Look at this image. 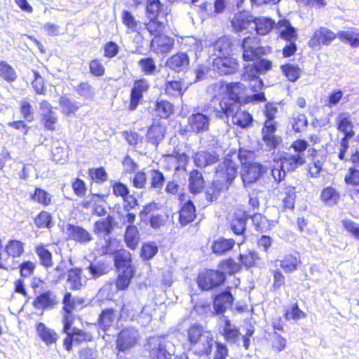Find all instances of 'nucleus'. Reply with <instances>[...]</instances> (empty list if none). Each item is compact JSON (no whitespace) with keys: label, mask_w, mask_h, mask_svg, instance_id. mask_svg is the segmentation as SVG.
Returning a JSON list of instances; mask_svg holds the SVG:
<instances>
[{"label":"nucleus","mask_w":359,"mask_h":359,"mask_svg":"<svg viewBox=\"0 0 359 359\" xmlns=\"http://www.w3.org/2000/svg\"><path fill=\"white\" fill-rule=\"evenodd\" d=\"M212 65L213 70L219 76L233 75L240 69V62L232 54L217 55Z\"/></svg>","instance_id":"obj_15"},{"label":"nucleus","mask_w":359,"mask_h":359,"mask_svg":"<svg viewBox=\"0 0 359 359\" xmlns=\"http://www.w3.org/2000/svg\"><path fill=\"white\" fill-rule=\"evenodd\" d=\"M186 339L189 347L199 356H210L212 351L214 339L210 331L195 323L190 325L186 330Z\"/></svg>","instance_id":"obj_4"},{"label":"nucleus","mask_w":359,"mask_h":359,"mask_svg":"<svg viewBox=\"0 0 359 359\" xmlns=\"http://www.w3.org/2000/svg\"><path fill=\"white\" fill-rule=\"evenodd\" d=\"M211 88L214 91L224 89L226 97L214 95L208 103L203 107V111L209 115L214 114L216 118L222 119L229 118L233 113V106L236 104L243 105L249 103L252 100L264 102L266 100L263 92H252L250 96L248 93V86L241 81L227 82L220 80L219 82L212 84Z\"/></svg>","instance_id":"obj_1"},{"label":"nucleus","mask_w":359,"mask_h":359,"mask_svg":"<svg viewBox=\"0 0 359 359\" xmlns=\"http://www.w3.org/2000/svg\"><path fill=\"white\" fill-rule=\"evenodd\" d=\"M164 158L168 164H172L174 161L178 163V165L175 166V170H179L180 166L185 167L189 161V157L185 152L177 150H174L172 154L165 155Z\"/></svg>","instance_id":"obj_61"},{"label":"nucleus","mask_w":359,"mask_h":359,"mask_svg":"<svg viewBox=\"0 0 359 359\" xmlns=\"http://www.w3.org/2000/svg\"><path fill=\"white\" fill-rule=\"evenodd\" d=\"M53 195L44 189L35 187L29 195V200L42 206L48 207L53 204Z\"/></svg>","instance_id":"obj_39"},{"label":"nucleus","mask_w":359,"mask_h":359,"mask_svg":"<svg viewBox=\"0 0 359 359\" xmlns=\"http://www.w3.org/2000/svg\"><path fill=\"white\" fill-rule=\"evenodd\" d=\"M147 345L151 359H170V354L166 350L165 341L162 336L150 337Z\"/></svg>","instance_id":"obj_21"},{"label":"nucleus","mask_w":359,"mask_h":359,"mask_svg":"<svg viewBox=\"0 0 359 359\" xmlns=\"http://www.w3.org/2000/svg\"><path fill=\"white\" fill-rule=\"evenodd\" d=\"M115 279V287L117 291H123L128 288L135 271H121Z\"/></svg>","instance_id":"obj_55"},{"label":"nucleus","mask_w":359,"mask_h":359,"mask_svg":"<svg viewBox=\"0 0 359 359\" xmlns=\"http://www.w3.org/2000/svg\"><path fill=\"white\" fill-rule=\"evenodd\" d=\"M114 230V217L109 215L105 218L98 219L93 224V232L97 236H107Z\"/></svg>","instance_id":"obj_37"},{"label":"nucleus","mask_w":359,"mask_h":359,"mask_svg":"<svg viewBox=\"0 0 359 359\" xmlns=\"http://www.w3.org/2000/svg\"><path fill=\"white\" fill-rule=\"evenodd\" d=\"M39 109L40 121L43 130L52 133L57 131L60 128L59 119L51 103L47 100H42L39 102Z\"/></svg>","instance_id":"obj_16"},{"label":"nucleus","mask_w":359,"mask_h":359,"mask_svg":"<svg viewBox=\"0 0 359 359\" xmlns=\"http://www.w3.org/2000/svg\"><path fill=\"white\" fill-rule=\"evenodd\" d=\"M248 217L234 215L229 222L230 229L235 235H243L246 231Z\"/></svg>","instance_id":"obj_64"},{"label":"nucleus","mask_w":359,"mask_h":359,"mask_svg":"<svg viewBox=\"0 0 359 359\" xmlns=\"http://www.w3.org/2000/svg\"><path fill=\"white\" fill-rule=\"evenodd\" d=\"M283 316L287 321H298L306 318V313L302 311L297 302L290 304V306L284 311Z\"/></svg>","instance_id":"obj_60"},{"label":"nucleus","mask_w":359,"mask_h":359,"mask_svg":"<svg viewBox=\"0 0 359 359\" xmlns=\"http://www.w3.org/2000/svg\"><path fill=\"white\" fill-rule=\"evenodd\" d=\"M121 21L125 27L131 32L140 34L144 29H145L144 27L142 26V22L137 20L133 13L128 10L122 11Z\"/></svg>","instance_id":"obj_45"},{"label":"nucleus","mask_w":359,"mask_h":359,"mask_svg":"<svg viewBox=\"0 0 359 359\" xmlns=\"http://www.w3.org/2000/svg\"><path fill=\"white\" fill-rule=\"evenodd\" d=\"M308 146V142L304 139H297L292 142L291 148L296 154L286 156L283 159V163L287 165L288 170H294L306 163L304 152L306 150Z\"/></svg>","instance_id":"obj_18"},{"label":"nucleus","mask_w":359,"mask_h":359,"mask_svg":"<svg viewBox=\"0 0 359 359\" xmlns=\"http://www.w3.org/2000/svg\"><path fill=\"white\" fill-rule=\"evenodd\" d=\"M344 181L351 199H359V169L349 167L344 175Z\"/></svg>","instance_id":"obj_23"},{"label":"nucleus","mask_w":359,"mask_h":359,"mask_svg":"<svg viewBox=\"0 0 359 359\" xmlns=\"http://www.w3.org/2000/svg\"><path fill=\"white\" fill-rule=\"evenodd\" d=\"M302 262L299 252L290 253L280 260V266L285 273H291L302 266Z\"/></svg>","instance_id":"obj_31"},{"label":"nucleus","mask_w":359,"mask_h":359,"mask_svg":"<svg viewBox=\"0 0 359 359\" xmlns=\"http://www.w3.org/2000/svg\"><path fill=\"white\" fill-rule=\"evenodd\" d=\"M252 22L255 25L256 32L262 36L269 34L275 25V22L267 18H253Z\"/></svg>","instance_id":"obj_57"},{"label":"nucleus","mask_w":359,"mask_h":359,"mask_svg":"<svg viewBox=\"0 0 359 359\" xmlns=\"http://www.w3.org/2000/svg\"><path fill=\"white\" fill-rule=\"evenodd\" d=\"M116 311L113 308H106L101 311L97 319V325L103 332H107L116 319Z\"/></svg>","instance_id":"obj_29"},{"label":"nucleus","mask_w":359,"mask_h":359,"mask_svg":"<svg viewBox=\"0 0 359 359\" xmlns=\"http://www.w3.org/2000/svg\"><path fill=\"white\" fill-rule=\"evenodd\" d=\"M149 83L144 78L135 79L130 90L129 103L128 109L129 111H135L141 104L144 94L149 89Z\"/></svg>","instance_id":"obj_20"},{"label":"nucleus","mask_w":359,"mask_h":359,"mask_svg":"<svg viewBox=\"0 0 359 359\" xmlns=\"http://www.w3.org/2000/svg\"><path fill=\"white\" fill-rule=\"evenodd\" d=\"M4 251L7 255V258H20L25 253V244L22 241L18 239H10L4 247Z\"/></svg>","instance_id":"obj_36"},{"label":"nucleus","mask_w":359,"mask_h":359,"mask_svg":"<svg viewBox=\"0 0 359 359\" xmlns=\"http://www.w3.org/2000/svg\"><path fill=\"white\" fill-rule=\"evenodd\" d=\"M165 133V127L160 123H153L147 130L146 137L147 142L157 145L163 139Z\"/></svg>","instance_id":"obj_49"},{"label":"nucleus","mask_w":359,"mask_h":359,"mask_svg":"<svg viewBox=\"0 0 359 359\" xmlns=\"http://www.w3.org/2000/svg\"><path fill=\"white\" fill-rule=\"evenodd\" d=\"M205 180L202 173L197 169H194L189 174V189L193 194H198L203 190Z\"/></svg>","instance_id":"obj_40"},{"label":"nucleus","mask_w":359,"mask_h":359,"mask_svg":"<svg viewBox=\"0 0 359 359\" xmlns=\"http://www.w3.org/2000/svg\"><path fill=\"white\" fill-rule=\"evenodd\" d=\"M147 21L144 23V28L156 31L168 23L166 8L161 0H147L145 6Z\"/></svg>","instance_id":"obj_9"},{"label":"nucleus","mask_w":359,"mask_h":359,"mask_svg":"<svg viewBox=\"0 0 359 359\" xmlns=\"http://www.w3.org/2000/svg\"><path fill=\"white\" fill-rule=\"evenodd\" d=\"M337 39V33L326 27H319L311 36L308 46L312 49L320 50L328 46Z\"/></svg>","instance_id":"obj_19"},{"label":"nucleus","mask_w":359,"mask_h":359,"mask_svg":"<svg viewBox=\"0 0 359 359\" xmlns=\"http://www.w3.org/2000/svg\"><path fill=\"white\" fill-rule=\"evenodd\" d=\"M196 283L201 292L217 290L226 283L222 272L217 269H204L199 271Z\"/></svg>","instance_id":"obj_11"},{"label":"nucleus","mask_w":359,"mask_h":359,"mask_svg":"<svg viewBox=\"0 0 359 359\" xmlns=\"http://www.w3.org/2000/svg\"><path fill=\"white\" fill-rule=\"evenodd\" d=\"M290 125L293 131L296 133H300L308 126L309 122L306 115L304 113H294L290 120Z\"/></svg>","instance_id":"obj_63"},{"label":"nucleus","mask_w":359,"mask_h":359,"mask_svg":"<svg viewBox=\"0 0 359 359\" xmlns=\"http://www.w3.org/2000/svg\"><path fill=\"white\" fill-rule=\"evenodd\" d=\"M217 269L222 272L224 281L226 282L227 276H234L241 271L242 264L237 262L233 257H229L219 262Z\"/></svg>","instance_id":"obj_27"},{"label":"nucleus","mask_w":359,"mask_h":359,"mask_svg":"<svg viewBox=\"0 0 359 359\" xmlns=\"http://www.w3.org/2000/svg\"><path fill=\"white\" fill-rule=\"evenodd\" d=\"M240 284V278H235L232 286H227L212 296V306L215 314H223L228 309L232 307L235 300L232 290L238 288Z\"/></svg>","instance_id":"obj_13"},{"label":"nucleus","mask_w":359,"mask_h":359,"mask_svg":"<svg viewBox=\"0 0 359 359\" xmlns=\"http://www.w3.org/2000/svg\"><path fill=\"white\" fill-rule=\"evenodd\" d=\"M34 252L39 259V264L48 269L53 266L52 252L47 248L46 245L40 243L34 247Z\"/></svg>","instance_id":"obj_38"},{"label":"nucleus","mask_w":359,"mask_h":359,"mask_svg":"<svg viewBox=\"0 0 359 359\" xmlns=\"http://www.w3.org/2000/svg\"><path fill=\"white\" fill-rule=\"evenodd\" d=\"M277 196L282 201V211L292 210L296 201V187L283 183L277 188Z\"/></svg>","instance_id":"obj_22"},{"label":"nucleus","mask_w":359,"mask_h":359,"mask_svg":"<svg viewBox=\"0 0 359 359\" xmlns=\"http://www.w3.org/2000/svg\"><path fill=\"white\" fill-rule=\"evenodd\" d=\"M277 112L278 108L274 104L268 102L265 104L264 114L266 119L262 128V140L269 149H276L282 142L281 137L275 135L278 126L275 121Z\"/></svg>","instance_id":"obj_8"},{"label":"nucleus","mask_w":359,"mask_h":359,"mask_svg":"<svg viewBox=\"0 0 359 359\" xmlns=\"http://www.w3.org/2000/svg\"><path fill=\"white\" fill-rule=\"evenodd\" d=\"M58 103L62 114L67 116L75 114L79 109L78 103L66 95L60 96Z\"/></svg>","instance_id":"obj_56"},{"label":"nucleus","mask_w":359,"mask_h":359,"mask_svg":"<svg viewBox=\"0 0 359 359\" xmlns=\"http://www.w3.org/2000/svg\"><path fill=\"white\" fill-rule=\"evenodd\" d=\"M229 187H227L224 183L219 182L217 179H215L212 181L210 186L205 190V199L209 202H213L218 199L220 195L229 189Z\"/></svg>","instance_id":"obj_46"},{"label":"nucleus","mask_w":359,"mask_h":359,"mask_svg":"<svg viewBox=\"0 0 359 359\" xmlns=\"http://www.w3.org/2000/svg\"><path fill=\"white\" fill-rule=\"evenodd\" d=\"M56 304L55 296L50 290H44L36 294L32 302L34 309L42 311L53 308Z\"/></svg>","instance_id":"obj_26"},{"label":"nucleus","mask_w":359,"mask_h":359,"mask_svg":"<svg viewBox=\"0 0 359 359\" xmlns=\"http://www.w3.org/2000/svg\"><path fill=\"white\" fill-rule=\"evenodd\" d=\"M188 125L191 130L197 134L208 130L209 119L203 113H194L189 117Z\"/></svg>","instance_id":"obj_30"},{"label":"nucleus","mask_w":359,"mask_h":359,"mask_svg":"<svg viewBox=\"0 0 359 359\" xmlns=\"http://www.w3.org/2000/svg\"><path fill=\"white\" fill-rule=\"evenodd\" d=\"M34 224L38 229H51L53 226L52 214L46 210L40 211L34 217Z\"/></svg>","instance_id":"obj_59"},{"label":"nucleus","mask_w":359,"mask_h":359,"mask_svg":"<svg viewBox=\"0 0 359 359\" xmlns=\"http://www.w3.org/2000/svg\"><path fill=\"white\" fill-rule=\"evenodd\" d=\"M252 21L253 17L252 15L241 11L235 14L231 23L233 31L235 32H240L248 29Z\"/></svg>","instance_id":"obj_48"},{"label":"nucleus","mask_w":359,"mask_h":359,"mask_svg":"<svg viewBox=\"0 0 359 359\" xmlns=\"http://www.w3.org/2000/svg\"><path fill=\"white\" fill-rule=\"evenodd\" d=\"M229 116H231L232 123L241 128H246L252 121V115L241 109H238L236 111L233 109V113Z\"/></svg>","instance_id":"obj_54"},{"label":"nucleus","mask_w":359,"mask_h":359,"mask_svg":"<svg viewBox=\"0 0 359 359\" xmlns=\"http://www.w3.org/2000/svg\"><path fill=\"white\" fill-rule=\"evenodd\" d=\"M140 335L137 329L133 327L122 328L117 334L116 339V348L118 351L126 352L140 341Z\"/></svg>","instance_id":"obj_17"},{"label":"nucleus","mask_w":359,"mask_h":359,"mask_svg":"<svg viewBox=\"0 0 359 359\" xmlns=\"http://www.w3.org/2000/svg\"><path fill=\"white\" fill-rule=\"evenodd\" d=\"M283 75L290 82L297 81L302 75V69L297 65L291 63H286L280 66Z\"/></svg>","instance_id":"obj_62"},{"label":"nucleus","mask_w":359,"mask_h":359,"mask_svg":"<svg viewBox=\"0 0 359 359\" xmlns=\"http://www.w3.org/2000/svg\"><path fill=\"white\" fill-rule=\"evenodd\" d=\"M168 27V24L156 29V31L145 28L149 35L152 36L150 41V49L156 54H167L173 48L175 44L174 39L165 34Z\"/></svg>","instance_id":"obj_14"},{"label":"nucleus","mask_w":359,"mask_h":359,"mask_svg":"<svg viewBox=\"0 0 359 359\" xmlns=\"http://www.w3.org/2000/svg\"><path fill=\"white\" fill-rule=\"evenodd\" d=\"M337 38L343 42L349 44L351 47L359 46V32L356 28H349L347 30L339 31L337 33Z\"/></svg>","instance_id":"obj_51"},{"label":"nucleus","mask_w":359,"mask_h":359,"mask_svg":"<svg viewBox=\"0 0 359 359\" xmlns=\"http://www.w3.org/2000/svg\"><path fill=\"white\" fill-rule=\"evenodd\" d=\"M114 265L116 271H135L133 264L132 254L126 249L121 248L114 253Z\"/></svg>","instance_id":"obj_25"},{"label":"nucleus","mask_w":359,"mask_h":359,"mask_svg":"<svg viewBox=\"0 0 359 359\" xmlns=\"http://www.w3.org/2000/svg\"><path fill=\"white\" fill-rule=\"evenodd\" d=\"M76 317L73 313L62 315V332L65 334V337L62 339L64 349L67 352L73 350V344H81L82 343L90 342L93 339L91 333L83 330L74 327Z\"/></svg>","instance_id":"obj_6"},{"label":"nucleus","mask_w":359,"mask_h":359,"mask_svg":"<svg viewBox=\"0 0 359 359\" xmlns=\"http://www.w3.org/2000/svg\"><path fill=\"white\" fill-rule=\"evenodd\" d=\"M196 216V206L191 200H189L180 208L178 221L181 226H184L194 222Z\"/></svg>","instance_id":"obj_28"},{"label":"nucleus","mask_w":359,"mask_h":359,"mask_svg":"<svg viewBox=\"0 0 359 359\" xmlns=\"http://www.w3.org/2000/svg\"><path fill=\"white\" fill-rule=\"evenodd\" d=\"M170 69L180 72L187 67L189 64V58L186 53L178 52L172 55L167 61Z\"/></svg>","instance_id":"obj_50"},{"label":"nucleus","mask_w":359,"mask_h":359,"mask_svg":"<svg viewBox=\"0 0 359 359\" xmlns=\"http://www.w3.org/2000/svg\"><path fill=\"white\" fill-rule=\"evenodd\" d=\"M222 321V324L219 326V331L224 341L229 345L239 346V341L241 339L243 347L248 350L250 345V337L255 332V327L250 323L245 328V334L241 336L240 329L231 323L228 316H223Z\"/></svg>","instance_id":"obj_7"},{"label":"nucleus","mask_w":359,"mask_h":359,"mask_svg":"<svg viewBox=\"0 0 359 359\" xmlns=\"http://www.w3.org/2000/svg\"><path fill=\"white\" fill-rule=\"evenodd\" d=\"M123 241L130 250H135L140 241V234L137 226H126Z\"/></svg>","instance_id":"obj_47"},{"label":"nucleus","mask_w":359,"mask_h":359,"mask_svg":"<svg viewBox=\"0 0 359 359\" xmlns=\"http://www.w3.org/2000/svg\"><path fill=\"white\" fill-rule=\"evenodd\" d=\"M241 49V57L244 62H254L243 67L242 79L248 83L252 92H259L264 86L262 79L259 77L261 74H265L272 68V62L267 59L261 57L266 55L264 47L261 46L260 40L255 36L244 37L239 43Z\"/></svg>","instance_id":"obj_2"},{"label":"nucleus","mask_w":359,"mask_h":359,"mask_svg":"<svg viewBox=\"0 0 359 359\" xmlns=\"http://www.w3.org/2000/svg\"><path fill=\"white\" fill-rule=\"evenodd\" d=\"M187 88L183 79L168 81L164 83V93L170 97H182Z\"/></svg>","instance_id":"obj_43"},{"label":"nucleus","mask_w":359,"mask_h":359,"mask_svg":"<svg viewBox=\"0 0 359 359\" xmlns=\"http://www.w3.org/2000/svg\"><path fill=\"white\" fill-rule=\"evenodd\" d=\"M252 226L255 230L260 233H267L275 226V221L267 219L261 213H255L252 216Z\"/></svg>","instance_id":"obj_35"},{"label":"nucleus","mask_w":359,"mask_h":359,"mask_svg":"<svg viewBox=\"0 0 359 359\" xmlns=\"http://www.w3.org/2000/svg\"><path fill=\"white\" fill-rule=\"evenodd\" d=\"M235 245L236 243L233 238H219L212 242L211 249L212 253L222 256L230 252Z\"/></svg>","instance_id":"obj_42"},{"label":"nucleus","mask_w":359,"mask_h":359,"mask_svg":"<svg viewBox=\"0 0 359 359\" xmlns=\"http://www.w3.org/2000/svg\"><path fill=\"white\" fill-rule=\"evenodd\" d=\"M335 122L337 130L344 134V136L340 140V148L338 154V158L340 160H344L348 149L349 140L355 136V133L351 116L348 112L338 114Z\"/></svg>","instance_id":"obj_10"},{"label":"nucleus","mask_w":359,"mask_h":359,"mask_svg":"<svg viewBox=\"0 0 359 359\" xmlns=\"http://www.w3.org/2000/svg\"><path fill=\"white\" fill-rule=\"evenodd\" d=\"M67 240L79 244H87L93 241L92 234L81 226L68 223L66 225Z\"/></svg>","instance_id":"obj_24"},{"label":"nucleus","mask_w":359,"mask_h":359,"mask_svg":"<svg viewBox=\"0 0 359 359\" xmlns=\"http://www.w3.org/2000/svg\"><path fill=\"white\" fill-rule=\"evenodd\" d=\"M238 158L241 163L240 177L244 186L258 181L265 172L264 165L254 161L255 153L245 149H239Z\"/></svg>","instance_id":"obj_5"},{"label":"nucleus","mask_w":359,"mask_h":359,"mask_svg":"<svg viewBox=\"0 0 359 359\" xmlns=\"http://www.w3.org/2000/svg\"><path fill=\"white\" fill-rule=\"evenodd\" d=\"M219 160V155L216 152L201 151L195 154L194 161L198 168H205L216 163Z\"/></svg>","instance_id":"obj_44"},{"label":"nucleus","mask_w":359,"mask_h":359,"mask_svg":"<svg viewBox=\"0 0 359 359\" xmlns=\"http://www.w3.org/2000/svg\"><path fill=\"white\" fill-rule=\"evenodd\" d=\"M236 151H230L225 155L222 163L215 169V179L224 183L227 187L233 182L238 175V165L233 158Z\"/></svg>","instance_id":"obj_12"},{"label":"nucleus","mask_w":359,"mask_h":359,"mask_svg":"<svg viewBox=\"0 0 359 359\" xmlns=\"http://www.w3.org/2000/svg\"><path fill=\"white\" fill-rule=\"evenodd\" d=\"M81 275L82 269L81 268L74 267L68 270L67 282L69 284L71 290L77 291L82 288Z\"/></svg>","instance_id":"obj_53"},{"label":"nucleus","mask_w":359,"mask_h":359,"mask_svg":"<svg viewBox=\"0 0 359 359\" xmlns=\"http://www.w3.org/2000/svg\"><path fill=\"white\" fill-rule=\"evenodd\" d=\"M17 79L18 74L15 68L6 61H0V79L11 83L15 82Z\"/></svg>","instance_id":"obj_58"},{"label":"nucleus","mask_w":359,"mask_h":359,"mask_svg":"<svg viewBox=\"0 0 359 359\" xmlns=\"http://www.w3.org/2000/svg\"><path fill=\"white\" fill-rule=\"evenodd\" d=\"M140 225H145L151 229L158 231L166 227L173 219V214L163 205L151 201L139 211Z\"/></svg>","instance_id":"obj_3"},{"label":"nucleus","mask_w":359,"mask_h":359,"mask_svg":"<svg viewBox=\"0 0 359 359\" xmlns=\"http://www.w3.org/2000/svg\"><path fill=\"white\" fill-rule=\"evenodd\" d=\"M154 111L161 119L169 118L175 111V106L165 99H157L154 103Z\"/></svg>","instance_id":"obj_34"},{"label":"nucleus","mask_w":359,"mask_h":359,"mask_svg":"<svg viewBox=\"0 0 359 359\" xmlns=\"http://www.w3.org/2000/svg\"><path fill=\"white\" fill-rule=\"evenodd\" d=\"M36 330L37 335L45 343L46 346L55 344L59 338L57 333L55 330L46 327L43 323L36 324Z\"/></svg>","instance_id":"obj_32"},{"label":"nucleus","mask_w":359,"mask_h":359,"mask_svg":"<svg viewBox=\"0 0 359 359\" xmlns=\"http://www.w3.org/2000/svg\"><path fill=\"white\" fill-rule=\"evenodd\" d=\"M88 73L91 76L100 78L105 75L107 69L102 58L94 57L88 62Z\"/></svg>","instance_id":"obj_52"},{"label":"nucleus","mask_w":359,"mask_h":359,"mask_svg":"<svg viewBox=\"0 0 359 359\" xmlns=\"http://www.w3.org/2000/svg\"><path fill=\"white\" fill-rule=\"evenodd\" d=\"M277 28L280 29L279 37L286 41H295L297 39V29L286 18L280 19L277 22Z\"/></svg>","instance_id":"obj_33"},{"label":"nucleus","mask_w":359,"mask_h":359,"mask_svg":"<svg viewBox=\"0 0 359 359\" xmlns=\"http://www.w3.org/2000/svg\"><path fill=\"white\" fill-rule=\"evenodd\" d=\"M320 201L327 206H334L341 200L340 192L332 186L324 187L320 194Z\"/></svg>","instance_id":"obj_41"}]
</instances>
